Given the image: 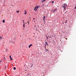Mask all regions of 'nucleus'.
<instances>
[{
    "label": "nucleus",
    "instance_id": "nucleus-1",
    "mask_svg": "<svg viewBox=\"0 0 76 76\" xmlns=\"http://www.w3.org/2000/svg\"><path fill=\"white\" fill-rule=\"evenodd\" d=\"M67 6V4H64L62 5V7H63L64 10H66V7Z\"/></svg>",
    "mask_w": 76,
    "mask_h": 76
},
{
    "label": "nucleus",
    "instance_id": "nucleus-2",
    "mask_svg": "<svg viewBox=\"0 0 76 76\" xmlns=\"http://www.w3.org/2000/svg\"><path fill=\"white\" fill-rule=\"evenodd\" d=\"M45 51L46 52V53H48V51L49 50H48V49H47L46 48H45Z\"/></svg>",
    "mask_w": 76,
    "mask_h": 76
},
{
    "label": "nucleus",
    "instance_id": "nucleus-3",
    "mask_svg": "<svg viewBox=\"0 0 76 76\" xmlns=\"http://www.w3.org/2000/svg\"><path fill=\"white\" fill-rule=\"evenodd\" d=\"M57 10V9H54L53 10V12H56V11Z\"/></svg>",
    "mask_w": 76,
    "mask_h": 76
},
{
    "label": "nucleus",
    "instance_id": "nucleus-4",
    "mask_svg": "<svg viewBox=\"0 0 76 76\" xmlns=\"http://www.w3.org/2000/svg\"><path fill=\"white\" fill-rule=\"evenodd\" d=\"M46 1V0H41V2L42 3H44V1Z\"/></svg>",
    "mask_w": 76,
    "mask_h": 76
},
{
    "label": "nucleus",
    "instance_id": "nucleus-5",
    "mask_svg": "<svg viewBox=\"0 0 76 76\" xmlns=\"http://www.w3.org/2000/svg\"><path fill=\"white\" fill-rule=\"evenodd\" d=\"M37 10V7H35L34 9V10H35V11H36Z\"/></svg>",
    "mask_w": 76,
    "mask_h": 76
},
{
    "label": "nucleus",
    "instance_id": "nucleus-6",
    "mask_svg": "<svg viewBox=\"0 0 76 76\" xmlns=\"http://www.w3.org/2000/svg\"><path fill=\"white\" fill-rule=\"evenodd\" d=\"M31 46H32V45L31 44L30 45H29V46H28L29 48H30L31 47Z\"/></svg>",
    "mask_w": 76,
    "mask_h": 76
},
{
    "label": "nucleus",
    "instance_id": "nucleus-7",
    "mask_svg": "<svg viewBox=\"0 0 76 76\" xmlns=\"http://www.w3.org/2000/svg\"><path fill=\"white\" fill-rule=\"evenodd\" d=\"M10 60H13L12 58V57H11V56H10Z\"/></svg>",
    "mask_w": 76,
    "mask_h": 76
},
{
    "label": "nucleus",
    "instance_id": "nucleus-8",
    "mask_svg": "<svg viewBox=\"0 0 76 76\" xmlns=\"http://www.w3.org/2000/svg\"><path fill=\"white\" fill-rule=\"evenodd\" d=\"M48 45V43H47V42H45V45Z\"/></svg>",
    "mask_w": 76,
    "mask_h": 76
},
{
    "label": "nucleus",
    "instance_id": "nucleus-9",
    "mask_svg": "<svg viewBox=\"0 0 76 76\" xmlns=\"http://www.w3.org/2000/svg\"><path fill=\"white\" fill-rule=\"evenodd\" d=\"M27 13V12L26 11H25V13H24L25 15H26Z\"/></svg>",
    "mask_w": 76,
    "mask_h": 76
},
{
    "label": "nucleus",
    "instance_id": "nucleus-10",
    "mask_svg": "<svg viewBox=\"0 0 76 76\" xmlns=\"http://www.w3.org/2000/svg\"><path fill=\"white\" fill-rule=\"evenodd\" d=\"M4 60H6V58L4 57V58H3Z\"/></svg>",
    "mask_w": 76,
    "mask_h": 76
},
{
    "label": "nucleus",
    "instance_id": "nucleus-11",
    "mask_svg": "<svg viewBox=\"0 0 76 76\" xmlns=\"http://www.w3.org/2000/svg\"><path fill=\"white\" fill-rule=\"evenodd\" d=\"M3 23H4L5 22V20H4L3 21Z\"/></svg>",
    "mask_w": 76,
    "mask_h": 76
},
{
    "label": "nucleus",
    "instance_id": "nucleus-12",
    "mask_svg": "<svg viewBox=\"0 0 76 76\" xmlns=\"http://www.w3.org/2000/svg\"><path fill=\"white\" fill-rule=\"evenodd\" d=\"M17 13H19V11H16Z\"/></svg>",
    "mask_w": 76,
    "mask_h": 76
},
{
    "label": "nucleus",
    "instance_id": "nucleus-13",
    "mask_svg": "<svg viewBox=\"0 0 76 76\" xmlns=\"http://www.w3.org/2000/svg\"><path fill=\"white\" fill-rule=\"evenodd\" d=\"M36 7L37 8V9H38V8H39V6H37Z\"/></svg>",
    "mask_w": 76,
    "mask_h": 76
},
{
    "label": "nucleus",
    "instance_id": "nucleus-14",
    "mask_svg": "<svg viewBox=\"0 0 76 76\" xmlns=\"http://www.w3.org/2000/svg\"><path fill=\"white\" fill-rule=\"evenodd\" d=\"M14 70H16V67H14Z\"/></svg>",
    "mask_w": 76,
    "mask_h": 76
},
{
    "label": "nucleus",
    "instance_id": "nucleus-15",
    "mask_svg": "<svg viewBox=\"0 0 76 76\" xmlns=\"http://www.w3.org/2000/svg\"><path fill=\"white\" fill-rule=\"evenodd\" d=\"M23 27H24V28H25V24H23Z\"/></svg>",
    "mask_w": 76,
    "mask_h": 76
},
{
    "label": "nucleus",
    "instance_id": "nucleus-16",
    "mask_svg": "<svg viewBox=\"0 0 76 76\" xmlns=\"http://www.w3.org/2000/svg\"><path fill=\"white\" fill-rule=\"evenodd\" d=\"M54 1H52L51 2V3H54Z\"/></svg>",
    "mask_w": 76,
    "mask_h": 76
},
{
    "label": "nucleus",
    "instance_id": "nucleus-17",
    "mask_svg": "<svg viewBox=\"0 0 76 76\" xmlns=\"http://www.w3.org/2000/svg\"><path fill=\"white\" fill-rule=\"evenodd\" d=\"M67 20H66V21H65V23H67Z\"/></svg>",
    "mask_w": 76,
    "mask_h": 76
},
{
    "label": "nucleus",
    "instance_id": "nucleus-18",
    "mask_svg": "<svg viewBox=\"0 0 76 76\" xmlns=\"http://www.w3.org/2000/svg\"><path fill=\"white\" fill-rule=\"evenodd\" d=\"M0 39H1V38H2V37H0Z\"/></svg>",
    "mask_w": 76,
    "mask_h": 76
},
{
    "label": "nucleus",
    "instance_id": "nucleus-19",
    "mask_svg": "<svg viewBox=\"0 0 76 76\" xmlns=\"http://www.w3.org/2000/svg\"><path fill=\"white\" fill-rule=\"evenodd\" d=\"M43 20L45 21V18H43Z\"/></svg>",
    "mask_w": 76,
    "mask_h": 76
},
{
    "label": "nucleus",
    "instance_id": "nucleus-20",
    "mask_svg": "<svg viewBox=\"0 0 76 76\" xmlns=\"http://www.w3.org/2000/svg\"><path fill=\"white\" fill-rule=\"evenodd\" d=\"M76 9V6L75 7V9Z\"/></svg>",
    "mask_w": 76,
    "mask_h": 76
},
{
    "label": "nucleus",
    "instance_id": "nucleus-21",
    "mask_svg": "<svg viewBox=\"0 0 76 76\" xmlns=\"http://www.w3.org/2000/svg\"><path fill=\"white\" fill-rule=\"evenodd\" d=\"M43 18H44V19H45V16H44L43 17Z\"/></svg>",
    "mask_w": 76,
    "mask_h": 76
},
{
    "label": "nucleus",
    "instance_id": "nucleus-22",
    "mask_svg": "<svg viewBox=\"0 0 76 76\" xmlns=\"http://www.w3.org/2000/svg\"><path fill=\"white\" fill-rule=\"evenodd\" d=\"M33 66V65L32 64L31 66V67H32Z\"/></svg>",
    "mask_w": 76,
    "mask_h": 76
},
{
    "label": "nucleus",
    "instance_id": "nucleus-23",
    "mask_svg": "<svg viewBox=\"0 0 76 76\" xmlns=\"http://www.w3.org/2000/svg\"><path fill=\"white\" fill-rule=\"evenodd\" d=\"M23 23H24V20H23Z\"/></svg>",
    "mask_w": 76,
    "mask_h": 76
},
{
    "label": "nucleus",
    "instance_id": "nucleus-24",
    "mask_svg": "<svg viewBox=\"0 0 76 76\" xmlns=\"http://www.w3.org/2000/svg\"><path fill=\"white\" fill-rule=\"evenodd\" d=\"M29 21H28V22H27V23H29Z\"/></svg>",
    "mask_w": 76,
    "mask_h": 76
},
{
    "label": "nucleus",
    "instance_id": "nucleus-25",
    "mask_svg": "<svg viewBox=\"0 0 76 76\" xmlns=\"http://www.w3.org/2000/svg\"><path fill=\"white\" fill-rule=\"evenodd\" d=\"M33 20H35V18H33Z\"/></svg>",
    "mask_w": 76,
    "mask_h": 76
},
{
    "label": "nucleus",
    "instance_id": "nucleus-26",
    "mask_svg": "<svg viewBox=\"0 0 76 76\" xmlns=\"http://www.w3.org/2000/svg\"><path fill=\"white\" fill-rule=\"evenodd\" d=\"M1 62V60L0 61V62Z\"/></svg>",
    "mask_w": 76,
    "mask_h": 76
},
{
    "label": "nucleus",
    "instance_id": "nucleus-27",
    "mask_svg": "<svg viewBox=\"0 0 76 76\" xmlns=\"http://www.w3.org/2000/svg\"><path fill=\"white\" fill-rule=\"evenodd\" d=\"M66 39L67 40V38H66Z\"/></svg>",
    "mask_w": 76,
    "mask_h": 76
},
{
    "label": "nucleus",
    "instance_id": "nucleus-28",
    "mask_svg": "<svg viewBox=\"0 0 76 76\" xmlns=\"http://www.w3.org/2000/svg\"><path fill=\"white\" fill-rule=\"evenodd\" d=\"M30 75V73H29L28 75Z\"/></svg>",
    "mask_w": 76,
    "mask_h": 76
},
{
    "label": "nucleus",
    "instance_id": "nucleus-29",
    "mask_svg": "<svg viewBox=\"0 0 76 76\" xmlns=\"http://www.w3.org/2000/svg\"><path fill=\"white\" fill-rule=\"evenodd\" d=\"M66 12H67V11H66V12H65V13H66Z\"/></svg>",
    "mask_w": 76,
    "mask_h": 76
},
{
    "label": "nucleus",
    "instance_id": "nucleus-30",
    "mask_svg": "<svg viewBox=\"0 0 76 76\" xmlns=\"http://www.w3.org/2000/svg\"><path fill=\"white\" fill-rule=\"evenodd\" d=\"M6 50H7V49H6Z\"/></svg>",
    "mask_w": 76,
    "mask_h": 76
},
{
    "label": "nucleus",
    "instance_id": "nucleus-31",
    "mask_svg": "<svg viewBox=\"0 0 76 76\" xmlns=\"http://www.w3.org/2000/svg\"><path fill=\"white\" fill-rule=\"evenodd\" d=\"M46 37H47V38H48V37H47V36H46Z\"/></svg>",
    "mask_w": 76,
    "mask_h": 76
},
{
    "label": "nucleus",
    "instance_id": "nucleus-32",
    "mask_svg": "<svg viewBox=\"0 0 76 76\" xmlns=\"http://www.w3.org/2000/svg\"><path fill=\"white\" fill-rule=\"evenodd\" d=\"M30 19H31V17H30Z\"/></svg>",
    "mask_w": 76,
    "mask_h": 76
},
{
    "label": "nucleus",
    "instance_id": "nucleus-33",
    "mask_svg": "<svg viewBox=\"0 0 76 76\" xmlns=\"http://www.w3.org/2000/svg\"><path fill=\"white\" fill-rule=\"evenodd\" d=\"M12 7L13 6V5H12Z\"/></svg>",
    "mask_w": 76,
    "mask_h": 76
},
{
    "label": "nucleus",
    "instance_id": "nucleus-34",
    "mask_svg": "<svg viewBox=\"0 0 76 76\" xmlns=\"http://www.w3.org/2000/svg\"><path fill=\"white\" fill-rule=\"evenodd\" d=\"M28 25H29V23H28Z\"/></svg>",
    "mask_w": 76,
    "mask_h": 76
},
{
    "label": "nucleus",
    "instance_id": "nucleus-35",
    "mask_svg": "<svg viewBox=\"0 0 76 76\" xmlns=\"http://www.w3.org/2000/svg\"><path fill=\"white\" fill-rule=\"evenodd\" d=\"M12 66H13V65L12 64Z\"/></svg>",
    "mask_w": 76,
    "mask_h": 76
},
{
    "label": "nucleus",
    "instance_id": "nucleus-36",
    "mask_svg": "<svg viewBox=\"0 0 76 76\" xmlns=\"http://www.w3.org/2000/svg\"><path fill=\"white\" fill-rule=\"evenodd\" d=\"M34 22H35V21H34Z\"/></svg>",
    "mask_w": 76,
    "mask_h": 76
},
{
    "label": "nucleus",
    "instance_id": "nucleus-37",
    "mask_svg": "<svg viewBox=\"0 0 76 76\" xmlns=\"http://www.w3.org/2000/svg\"><path fill=\"white\" fill-rule=\"evenodd\" d=\"M51 54H52V53H51Z\"/></svg>",
    "mask_w": 76,
    "mask_h": 76
}]
</instances>
